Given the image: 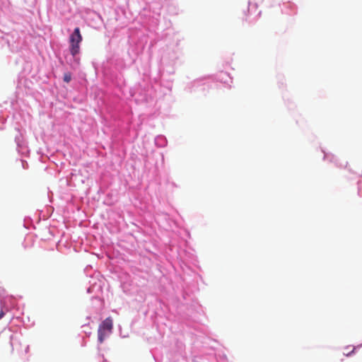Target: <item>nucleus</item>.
<instances>
[{
  "mask_svg": "<svg viewBox=\"0 0 362 362\" xmlns=\"http://www.w3.org/2000/svg\"><path fill=\"white\" fill-rule=\"evenodd\" d=\"M83 40L79 28H76L69 37V51L73 57L80 52V43Z\"/></svg>",
  "mask_w": 362,
  "mask_h": 362,
  "instance_id": "1",
  "label": "nucleus"
},
{
  "mask_svg": "<svg viewBox=\"0 0 362 362\" xmlns=\"http://www.w3.org/2000/svg\"><path fill=\"white\" fill-rule=\"evenodd\" d=\"M113 321L112 317H108L99 325L98 329V341L102 344L105 337L112 333Z\"/></svg>",
  "mask_w": 362,
  "mask_h": 362,
  "instance_id": "2",
  "label": "nucleus"
},
{
  "mask_svg": "<svg viewBox=\"0 0 362 362\" xmlns=\"http://www.w3.org/2000/svg\"><path fill=\"white\" fill-rule=\"evenodd\" d=\"M71 80V74L70 72H66L64 74V81L66 83H69Z\"/></svg>",
  "mask_w": 362,
  "mask_h": 362,
  "instance_id": "3",
  "label": "nucleus"
},
{
  "mask_svg": "<svg viewBox=\"0 0 362 362\" xmlns=\"http://www.w3.org/2000/svg\"><path fill=\"white\" fill-rule=\"evenodd\" d=\"M5 313L4 312L1 310L0 311V320L4 316Z\"/></svg>",
  "mask_w": 362,
  "mask_h": 362,
  "instance_id": "4",
  "label": "nucleus"
}]
</instances>
